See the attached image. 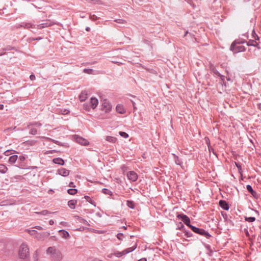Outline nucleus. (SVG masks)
<instances>
[{
    "mask_svg": "<svg viewBox=\"0 0 261 261\" xmlns=\"http://www.w3.org/2000/svg\"><path fill=\"white\" fill-rule=\"evenodd\" d=\"M246 42V40L242 38H239L235 40L231 44L230 49L233 53H238L239 52L244 51L246 48L244 46L241 45Z\"/></svg>",
    "mask_w": 261,
    "mask_h": 261,
    "instance_id": "f257e3e1",
    "label": "nucleus"
},
{
    "mask_svg": "<svg viewBox=\"0 0 261 261\" xmlns=\"http://www.w3.org/2000/svg\"><path fill=\"white\" fill-rule=\"evenodd\" d=\"M46 253L50 255L53 261H61L62 259L63 256L61 252L54 246L48 247L46 250Z\"/></svg>",
    "mask_w": 261,
    "mask_h": 261,
    "instance_id": "f03ea898",
    "label": "nucleus"
},
{
    "mask_svg": "<svg viewBox=\"0 0 261 261\" xmlns=\"http://www.w3.org/2000/svg\"><path fill=\"white\" fill-rule=\"evenodd\" d=\"M29 249L28 246L22 243L19 249L18 255L19 257L21 259H27L29 256Z\"/></svg>",
    "mask_w": 261,
    "mask_h": 261,
    "instance_id": "7ed1b4c3",
    "label": "nucleus"
},
{
    "mask_svg": "<svg viewBox=\"0 0 261 261\" xmlns=\"http://www.w3.org/2000/svg\"><path fill=\"white\" fill-rule=\"evenodd\" d=\"M190 229L195 233L200 234L202 236L205 237L207 239H209L211 237V235L208 233V231L205 230L202 228L196 227L194 226H191Z\"/></svg>",
    "mask_w": 261,
    "mask_h": 261,
    "instance_id": "20e7f679",
    "label": "nucleus"
},
{
    "mask_svg": "<svg viewBox=\"0 0 261 261\" xmlns=\"http://www.w3.org/2000/svg\"><path fill=\"white\" fill-rule=\"evenodd\" d=\"M177 217L178 219L181 220L190 228L191 226H193L190 223V218L187 215L184 214H180L177 215Z\"/></svg>",
    "mask_w": 261,
    "mask_h": 261,
    "instance_id": "39448f33",
    "label": "nucleus"
},
{
    "mask_svg": "<svg viewBox=\"0 0 261 261\" xmlns=\"http://www.w3.org/2000/svg\"><path fill=\"white\" fill-rule=\"evenodd\" d=\"M74 138L76 142L78 143L81 145L85 146L89 145V141L87 140L82 138V137H80L77 135H74Z\"/></svg>",
    "mask_w": 261,
    "mask_h": 261,
    "instance_id": "423d86ee",
    "label": "nucleus"
},
{
    "mask_svg": "<svg viewBox=\"0 0 261 261\" xmlns=\"http://www.w3.org/2000/svg\"><path fill=\"white\" fill-rule=\"evenodd\" d=\"M50 235V233L48 232H37V235H36V238L38 240H43L45 238H47Z\"/></svg>",
    "mask_w": 261,
    "mask_h": 261,
    "instance_id": "0eeeda50",
    "label": "nucleus"
},
{
    "mask_svg": "<svg viewBox=\"0 0 261 261\" xmlns=\"http://www.w3.org/2000/svg\"><path fill=\"white\" fill-rule=\"evenodd\" d=\"M246 189L255 199H258L259 196L258 194L252 189L251 186L248 185L246 186Z\"/></svg>",
    "mask_w": 261,
    "mask_h": 261,
    "instance_id": "6e6552de",
    "label": "nucleus"
},
{
    "mask_svg": "<svg viewBox=\"0 0 261 261\" xmlns=\"http://www.w3.org/2000/svg\"><path fill=\"white\" fill-rule=\"evenodd\" d=\"M219 206L225 211H228L229 208L228 203L224 200H220L219 201Z\"/></svg>",
    "mask_w": 261,
    "mask_h": 261,
    "instance_id": "1a4fd4ad",
    "label": "nucleus"
},
{
    "mask_svg": "<svg viewBox=\"0 0 261 261\" xmlns=\"http://www.w3.org/2000/svg\"><path fill=\"white\" fill-rule=\"evenodd\" d=\"M248 46H253L256 47L258 49H260L261 47L259 46V42H257L254 39H250L248 42L246 41V42Z\"/></svg>",
    "mask_w": 261,
    "mask_h": 261,
    "instance_id": "9d476101",
    "label": "nucleus"
},
{
    "mask_svg": "<svg viewBox=\"0 0 261 261\" xmlns=\"http://www.w3.org/2000/svg\"><path fill=\"white\" fill-rule=\"evenodd\" d=\"M128 178L133 181H135L138 178V175L134 171H129L127 174Z\"/></svg>",
    "mask_w": 261,
    "mask_h": 261,
    "instance_id": "9b49d317",
    "label": "nucleus"
},
{
    "mask_svg": "<svg viewBox=\"0 0 261 261\" xmlns=\"http://www.w3.org/2000/svg\"><path fill=\"white\" fill-rule=\"evenodd\" d=\"M57 172L59 174L63 176H68L70 172L69 170L63 168L58 169Z\"/></svg>",
    "mask_w": 261,
    "mask_h": 261,
    "instance_id": "f8f14e48",
    "label": "nucleus"
},
{
    "mask_svg": "<svg viewBox=\"0 0 261 261\" xmlns=\"http://www.w3.org/2000/svg\"><path fill=\"white\" fill-rule=\"evenodd\" d=\"M102 106L103 109H105V111L106 112L110 111L112 108L111 105L107 100H104L103 101Z\"/></svg>",
    "mask_w": 261,
    "mask_h": 261,
    "instance_id": "ddd939ff",
    "label": "nucleus"
},
{
    "mask_svg": "<svg viewBox=\"0 0 261 261\" xmlns=\"http://www.w3.org/2000/svg\"><path fill=\"white\" fill-rule=\"evenodd\" d=\"M90 103L91 108L94 109L97 107V106L98 103V101L97 98H96L95 97H91L90 98Z\"/></svg>",
    "mask_w": 261,
    "mask_h": 261,
    "instance_id": "4468645a",
    "label": "nucleus"
},
{
    "mask_svg": "<svg viewBox=\"0 0 261 261\" xmlns=\"http://www.w3.org/2000/svg\"><path fill=\"white\" fill-rule=\"evenodd\" d=\"M116 111L119 114H124L125 112V110L123 106L121 105H118L116 107Z\"/></svg>",
    "mask_w": 261,
    "mask_h": 261,
    "instance_id": "2eb2a0df",
    "label": "nucleus"
},
{
    "mask_svg": "<svg viewBox=\"0 0 261 261\" xmlns=\"http://www.w3.org/2000/svg\"><path fill=\"white\" fill-rule=\"evenodd\" d=\"M61 237L65 239H67L69 237V233L65 230L62 229L59 231Z\"/></svg>",
    "mask_w": 261,
    "mask_h": 261,
    "instance_id": "dca6fc26",
    "label": "nucleus"
},
{
    "mask_svg": "<svg viewBox=\"0 0 261 261\" xmlns=\"http://www.w3.org/2000/svg\"><path fill=\"white\" fill-rule=\"evenodd\" d=\"M210 70L211 72L213 73L214 74L216 75H220V73L218 72V71L216 69L215 66L213 64L210 65Z\"/></svg>",
    "mask_w": 261,
    "mask_h": 261,
    "instance_id": "f3484780",
    "label": "nucleus"
},
{
    "mask_svg": "<svg viewBox=\"0 0 261 261\" xmlns=\"http://www.w3.org/2000/svg\"><path fill=\"white\" fill-rule=\"evenodd\" d=\"M77 203V200L72 199L70 200L68 202V206L71 209H74L75 208V205Z\"/></svg>",
    "mask_w": 261,
    "mask_h": 261,
    "instance_id": "a211bd4d",
    "label": "nucleus"
},
{
    "mask_svg": "<svg viewBox=\"0 0 261 261\" xmlns=\"http://www.w3.org/2000/svg\"><path fill=\"white\" fill-rule=\"evenodd\" d=\"M53 162L55 164H59L60 165H63L64 164V161L60 158H57L54 159Z\"/></svg>",
    "mask_w": 261,
    "mask_h": 261,
    "instance_id": "6ab92c4d",
    "label": "nucleus"
},
{
    "mask_svg": "<svg viewBox=\"0 0 261 261\" xmlns=\"http://www.w3.org/2000/svg\"><path fill=\"white\" fill-rule=\"evenodd\" d=\"M87 98V93L86 91H82L79 95V99L81 101H84Z\"/></svg>",
    "mask_w": 261,
    "mask_h": 261,
    "instance_id": "aec40b11",
    "label": "nucleus"
},
{
    "mask_svg": "<svg viewBox=\"0 0 261 261\" xmlns=\"http://www.w3.org/2000/svg\"><path fill=\"white\" fill-rule=\"evenodd\" d=\"M21 27H23L24 28L29 29L30 28H35V25L33 24H31L30 23H22L21 24H20Z\"/></svg>",
    "mask_w": 261,
    "mask_h": 261,
    "instance_id": "412c9836",
    "label": "nucleus"
},
{
    "mask_svg": "<svg viewBox=\"0 0 261 261\" xmlns=\"http://www.w3.org/2000/svg\"><path fill=\"white\" fill-rule=\"evenodd\" d=\"M136 247H137V244H135L134 246L130 247V248H128L124 250L123 251V254L124 255H125L129 252L133 251L136 248Z\"/></svg>",
    "mask_w": 261,
    "mask_h": 261,
    "instance_id": "4be33fe9",
    "label": "nucleus"
},
{
    "mask_svg": "<svg viewBox=\"0 0 261 261\" xmlns=\"http://www.w3.org/2000/svg\"><path fill=\"white\" fill-rule=\"evenodd\" d=\"M14 47L10 46V45H7L4 48H2L3 52H0V56H2L5 54V53L4 52V51H8L12 49H14Z\"/></svg>",
    "mask_w": 261,
    "mask_h": 261,
    "instance_id": "5701e85b",
    "label": "nucleus"
},
{
    "mask_svg": "<svg viewBox=\"0 0 261 261\" xmlns=\"http://www.w3.org/2000/svg\"><path fill=\"white\" fill-rule=\"evenodd\" d=\"M75 217L76 218V220H78L79 222L82 223H83L86 225H87V226L90 225L88 223V222L86 220L82 218V217L78 216H75Z\"/></svg>",
    "mask_w": 261,
    "mask_h": 261,
    "instance_id": "b1692460",
    "label": "nucleus"
},
{
    "mask_svg": "<svg viewBox=\"0 0 261 261\" xmlns=\"http://www.w3.org/2000/svg\"><path fill=\"white\" fill-rule=\"evenodd\" d=\"M8 170L7 167L4 164H0V172L4 174L7 172Z\"/></svg>",
    "mask_w": 261,
    "mask_h": 261,
    "instance_id": "393cba45",
    "label": "nucleus"
},
{
    "mask_svg": "<svg viewBox=\"0 0 261 261\" xmlns=\"http://www.w3.org/2000/svg\"><path fill=\"white\" fill-rule=\"evenodd\" d=\"M18 159V156L17 155H13L11 156L9 159V162L12 164L15 163L17 159Z\"/></svg>",
    "mask_w": 261,
    "mask_h": 261,
    "instance_id": "a878e982",
    "label": "nucleus"
},
{
    "mask_svg": "<svg viewBox=\"0 0 261 261\" xmlns=\"http://www.w3.org/2000/svg\"><path fill=\"white\" fill-rule=\"evenodd\" d=\"M173 155L174 157V162L176 163V164H177L178 165H181V164H182V162L179 159V158L174 154H173Z\"/></svg>",
    "mask_w": 261,
    "mask_h": 261,
    "instance_id": "bb28decb",
    "label": "nucleus"
},
{
    "mask_svg": "<svg viewBox=\"0 0 261 261\" xmlns=\"http://www.w3.org/2000/svg\"><path fill=\"white\" fill-rule=\"evenodd\" d=\"M77 192V190L74 188L69 189L67 190V193L71 195H75Z\"/></svg>",
    "mask_w": 261,
    "mask_h": 261,
    "instance_id": "cd10ccee",
    "label": "nucleus"
},
{
    "mask_svg": "<svg viewBox=\"0 0 261 261\" xmlns=\"http://www.w3.org/2000/svg\"><path fill=\"white\" fill-rule=\"evenodd\" d=\"M126 205L128 207L132 209H134L135 208V204L133 201L127 200L126 201Z\"/></svg>",
    "mask_w": 261,
    "mask_h": 261,
    "instance_id": "c85d7f7f",
    "label": "nucleus"
},
{
    "mask_svg": "<svg viewBox=\"0 0 261 261\" xmlns=\"http://www.w3.org/2000/svg\"><path fill=\"white\" fill-rule=\"evenodd\" d=\"M205 141L206 145H207L209 151L211 152V149H212V147L211 146L210 140L209 138L207 137H205Z\"/></svg>",
    "mask_w": 261,
    "mask_h": 261,
    "instance_id": "c756f323",
    "label": "nucleus"
},
{
    "mask_svg": "<svg viewBox=\"0 0 261 261\" xmlns=\"http://www.w3.org/2000/svg\"><path fill=\"white\" fill-rule=\"evenodd\" d=\"M256 218L254 217H245V220L249 222H253L255 221Z\"/></svg>",
    "mask_w": 261,
    "mask_h": 261,
    "instance_id": "7c9ffc66",
    "label": "nucleus"
},
{
    "mask_svg": "<svg viewBox=\"0 0 261 261\" xmlns=\"http://www.w3.org/2000/svg\"><path fill=\"white\" fill-rule=\"evenodd\" d=\"M106 140L110 142L114 143L116 140V138L111 136H107Z\"/></svg>",
    "mask_w": 261,
    "mask_h": 261,
    "instance_id": "2f4dec72",
    "label": "nucleus"
},
{
    "mask_svg": "<svg viewBox=\"0 0 261 261\" xmlns=\"http://www.w3.org/2000/svg\"><path fill=\"white\" fill-rule=\"evenodd\" d=\"M102 192L103 193L107 194V195H112V192L110 190L106 189V188H103L102 190Z\"/></svg>",
    "mask_w": 261,
    "mask_h": 261,
    "instance_id": "473e14b6",
    "label": "nucleus"
},
{
    "mask_svg": "<svg viewBox=\"0 0 261 261\" xmlns=\"http://www.w3.org/2000/svg\"><path fill=\"white\" fill-rule=\"evenodd\" d=\"M42 24H43V25L44 26V28L51 26L53 24V23L49 20H47L45 22L42 23Z\"/></svg>",
    "mask_w": 261,
    "mask_h": 261,
    "instance_id": "72a5a7b5",
    "label": "nucleus"
},
{
    "mask_svg": "<svg viewBox=\"0 0 261 261\" xmlns=\"http://www.w3.org/2000/svg\"><path fill=\"white\" fill-rule=\"evenodd\" d=\"M177 229H178L179 230H181L183 231H184V229H185V226L184 224L181 222H179L177 224Z\"/></svg>",
    "mask_w": 261,
    "mask_h": 261,
    "instance_id": "f704fd0d",
    "label": "nucleus"
},
{
    "mask_svg": "<svg viewBox=\"0 0 261 261\" xmlns=\"http://www.w3.org/2000/svg\"><path fill=\"white\" fill-rule=\"evenodd\" d=\"M184 232L185 233V235L187 238H190L193 237V233H191L190 231H188L186 230V229H184Z\"/></svg>",
    "mask_w": 261,
    "mask_h": 261,
    "instance_id": "c9c22d12",
    "label": "nucleus"
},
{
    "mask_svg": "<svg viewBox=\"0 0 261 261\" xmlns=\"http://www.w3.org/2000/svg\"><path fill=\"white\" fill-rule=\"evenodd\" d=\"M114 255L116 257H121L122 256L124 255V254H123V251H122V252L116 251L114 253Z\"/></svg>",
    "mask_w": 261,
    "mask_h": 261,
    "instance_id": "e433bc0d",
    "label": "nucleus"
},
{
    "mask_svg": "<svg viewBox=\"0 0 261 261\" xmlns=\"http://www.w3.org/2000/svg\"><path fill=\"white\" fill-rule=\"evenodd\" d=\"M119 134L120 136L124 138H127L128 137V135L124 132H119Z\"/></svg>",
    "mask_w": 261,
    "mask_h": 261,
    "instance_id": "4c0bfd02",
    "label": "nucleus"
},
{
    "mask_svg": "<svg viewBox=\"0 0 261 261\" xmlns=\"http://www.w3.org/2000/svg\"><path fill=\"white\" fill-rule=\"evenodd\" d=\"M37 213L42 215H46L47 214H50L51 213L50 212H49L48 211L45 210H43L41 212H38Z\"/></svg>",
    "mask_w": 261,
    "mask_h": 261,
    "instance_id": "58836bf2",
    "label": "nucleus"
},
{
    "mask_svg": "<svg viewBox=\"0 0 261 261\" xmlns=\"http://www.w3.org/2000/svg\"><path fill=\"white\" fill-rule=\"evenodd\" d=\"M236 167H237L239 172L242 174L243 172L241 165L239 163H236Z\"/></svg>",
    "mask_w": 261,
    "mask_h": 261,
    "instance_id": "ea45409f",
    "label": "nucleus"
},
{
    "mask_svg": "<svg viewBox=\"0 0 261 261\" xmlns=\"http://www.w3.org/2000/svg\"><path fill=\"white\" fill-rule=\"evenodd\" d=\"M84 198L86 199V200L89 202L90 203L93 204L94 202L91 199V198L88 196H85Z\"/></svg>",
    "mask_w": 261,
    "mask_h": 261,
    "instance_id": "a19ab883",
    "label": "nucleus"
},
{
    "mask_svg": "<svg viewBox=\"0 0 261 261\" xmlns=\"http://www.w3.org/2000/svg\"><path fill=\"white\" fill-rule=\"evenodd\" d=\"M27 231L29 232V233L31 235H34V234H36L37 235V231L35 230H29V229H27Z\"/></svg>",
    "mask_w": 261,
    "mask_h": 261,
    "instance_id": "79ce46f5",
    "label": "nucleus"
},
{
    "mask_svg": "<svg viewBox=\"0 0 261 261\" xmlns=\"http://www.w3.org/2000/svg\"><path fill=\"white\" fill-rule=\"evenodd\" d=\"M84 72L87 74H92L93 72L92 69H87L85 68L83 70Z\"/></svg>",
    "mask_w": 261,
    "mask_h": 261,
    "instance_id": "37998d69",
    "label": "nucleus"
},
{
    "mask_svg": "<svg viewBox=\"0 0 261 261\" xmlns=\"http://www.w3.org/2000/svg\"><path fill=\"white\" fill-rule=\"evenodd\" d=\"M91 108V107L90 105H89V104L87 103L84 104V109L85 110L89 111Z\"/></svg>",
    "mask_w": 261,
    "mask_h": 261,
    "instance_id": "c03bdc74",
    "label": "nucleus"
},
{
    "mask_svg": "<svg viewBox=\"0 0 261 261\" xmlns=\"http://www.w3.org/2000/svg\"><path fill=\"white\" fill-rule=\"evenodd\" d=\"M37 130L35 128H32L30 129V134H31L33 135H36L37 134Z\"/></svg>",
    "mask_w": 261,
    "mask_h": 261,
    "instance_id": "a18cd8bd",
    "label": "nucleus"
},
{
    "mask_svg": "<svg viewBox=\"0 0 261 261\" xmlns=\"http://www.w3.org/2000/svg\"><path fill=\"white\" fill-rule=\"evenodd\" d=\"M35 28H36L37 29H42L44 28V26L43 25L42 23H41L39 24L35 25Z\"/></svg>",
    "mask_w": 261,
    "mask_h": 261,
    "instance_id": "49530a36",
    "label": "nucleus"
},
{
    "mask_svg": "<svg viewBox=\"0 0 261 261\" xmlns=\"http://www.w3.org/2000/svg\"><path fill=\"white\" fill-rule=\"evenodd\" d=\"M123 234L122 233H119L117 234V238L118 240H122V237H123Z\"/></svg>",
    "mask_w": 261,
    "mask_h": 261,
    "instance_id": "de8ad7c7",
    "label": "nucleus"
},
{
    "mask_svg": "<svg viewBox=\"0 0 261 261\" xmlns=\"http://www.w3.org/2000/svg\"><path fill=\"white\" fill-rule=\"evenodd\" d=\"M36 141L35 140L27 141V143L28 144H30L31 145H34L36 143Z\"/></svg>",
    "mask_w": 261,
    "mask_h": 261,
    "instance_id": "09e8293b",
    "label": "nucleus"
},
{
    "mask_svg": "<svg viewBox=\"0 0 261 261\" xmlns=\"http://www.w3.org/2000/svg\"><path fill=\"white\" fill-rule=\"evenodd\" d=\"M115 21H116L119 23H124L125 21L123 19H116L115 20Z\"/></svg>",
    "mask_w": 261,
    "mask_h": 261,
    "instance_id": "8fccbe9b",
    "label": "nucleus"
},
{
    "mask_svg": "<svg viewBox=\"0 0 261 261\" xmlns=\"http://www.w3.org/2000/svg\"><path fill=\"white\" fill-rule=\"evenodd\" d=\"M90 18L92 20L95 21V20H96L97 19V17L95 15H90Z\"/></svg>",
    "mask_w": 261,
    "mask_h": 261,
    "instance_id": "3c124183",
    "label": "nucleus"
},
{
    "mask_svg": "<svg viewBox=\"0 0 261 261\" xmlns=\"http://www.w3.org/2000/svg\"><path fill=\"white\" fill-rule=\"evenodd\" d=\"M85 1L88 2L92 3H94V4H95L98 2L97 0H85Z\"/></svg>",
    "mask_w": 261,
    "mask_h": 261,
    "instance_id": "603ef678",
    "label": "nucleus"
},
{
    "mask_svg": "<svg viewBox=\"0 0 261 261\" xmlns=\"http://www.w3.org/2000/svg\"><path fill=\"white\" fill-rule=\"evenodd\" d=\"M18 159L20 161H23L25 160V158L23 155H20Z\"/></svg>",
    "mask_w": 261,
    "mask_h": 261,
    "instance_id": "864d4df0",
    "label": "nucleus"
},
{
    "mask_svg": "<svg viewBox=\"0 0 261 261\" xmlns=\"http://www.w3.org/2000/svg\"><path fill=\"white\" fill-rule=\"evenodd\" d=\"M30 79L31 81H34L35 80V76L34 74H32L31 75H30Z\"/></svg>",
    "mask_w": 261,
    "mask_h": 261,
    "instance_id": "5fc2aeb1",
    "label": "nucleus"
},
{
    "mask_svg": "<svg viewBox=\"0 0 261 261\" xmlns=\"http://www.w3.org/2000/svg\"><path fill=\"white\" fill-rule=\"evenodd\" d=\"M32 125H35L37 127H40L41 126V124L39 122H35V123L32 124Z\"/></svg>",
    "mask_w": 261,
    "mask_h": 261,
    "instance_id": "6e6d98bb",
    "label": "nucleus"
},
{
    "mask_svg": "<svg viewBox=\"0 0 261 261\" xmlns=\"http://www.w3.org/2000/svg\"><path fill=\"white\" fill-rule=\"evenodd\" d=\"M69 186L70 187H72V188H74V187H75V185H74V182H72V181L70 182V183H69Z\"/></svg>",
    "mask_w": 261,
    "mask_h": 261,
    "instance_id": "4d7b16f0",
    "label": "nucleus"
},
{
    "mask_svg": "<svg viewBox=\"0 0 261 261\" xmlns=\"http://www.w3.org/2000/svg\"><path fill=\"white\" fill-rule=\"evenodd\" d=\"M205 248L208 250V251H210V250H211L212 249L211 248V246L208 245V244H206L205 245Z\"/></svg>",
    "mask_w": 261,
    "mask_h": 261,
    "instance_id": "13d9d810",
    "label": "nucleus"
},
{
    "mask_svg": "<svg viewBox=\"0 0 261 261\" xmlns=\"http://www.w3.org/2000/svg\"><path fill=\"white\" fill-rule=\"evenodd\" d=\"M69 113V111L68 110H66V109H65L63 111V112L62 113L64 115H65V114H67Z\"/></svg>",
    "mask_w": 261,
    "mask_h": 261,
    "instance_id": "bf43d9fd",
    "label": "nucleus"
},
{
    "mask_svg": "<svg viewBox=\"0 0 261 261\" xmlns=\"http://www.w3.org/2000/svg\"><path fill=\"white\" fill-rule=\"evenodd\" d=\"M253 39L254 40H255L256 41L259 40V37L257 36V35H255V36Z\"/></svg>",
    "mask_w": 261,
    "mask_h": 261,
    "instance_id": "052dcab7",
    "label": "nucleus"
},
{
    "mask_svg": "<svg viewBox=\"0 0 261 261\" xmlns=\"http://www.w3.org/2000/svg\"><path fill=\"white\" fill-rule=\"evenodd\" d=\"M213 250L211 249V250H210V251H208V252L207 253V254H208L209 256H212V255H213Z\"/></svg>",
    "mask_w": 261,
    "mask_h": 261,
    "instance_id": "680f3d73",
    "label": "nucleus"
},
{
    "mask_svg": "<svg viewBox=\"0 0 261 261\" xmlns=\"http://www.w3.org/2000/svg\"><path fill=\"white\" fill-rule=\"evenodd\" d=\"M34 228L37 229L38 230H42L43 228L40 226H36Z\"/></svg>",
    "mask_w": 261,
    "mask_h": 261,
    "instance_id": "e2e57ef3",
    "label": "nucleus"
},
{
    "mask_svg": "<svg viewBox=\"0 0 261 261\" xmlns=\"http://www.w3.org/2000/svg\"><path fill=\"white\" fill-rule=\"evenodd\" d=\"M218 76H219L221 79V80L222 81H224V79H225V76L224 75H222L220 74V75H218Z\"/></svg>",
    "mask_w": 261,
    "mask_h": 261,
    "instance_id": "0e129e2a",
    "label": "nucleus"
},
{
    "mask_svg": "<svg viewBox=\"0 0 261 261\" xmlns=\"http://www.w3.org/2000/svg\"><path fill=\"white\" fill-rule=\"evenodd\" d=\"M255 35H257V34L255 33L254 30H253L252 32V37L253 38H254L255 36Z\"/></svg>",
    "mask_w": 261,
    "mask_h": 261,
    "instance_id": "69168bd1",
    "label": "nucleus"
},
{
    "mask_svg": "<svg viewBox=\"0 0 261 261\" xmlns=\"http://www.w3.org/2000/svg\"><path fill=\"white\" fill-rule=\"evenodd\" d=\"M257 108L261 111V102L257 105Z\"/></svg>",
    "mask_w": 261,
    "mask_h": 261,
    "instance_id": "338daca9",
    "label": "nucleus"
},
{
    "mask_svg": "<svg viewBox=\"0 0 261 261\" xmlns=\"http://www.w3.org/2000/svg\"><path fill=\"white\" fill-rule=\"evenodd\" d=\"M138 261H147V259L145 258H142L139 259Z\"/></svg>",
    "mask_w": 261,
    "mask_h": 261,
    "instance_id": "774afa93",
    "label": "nucleus"
}]
</instances>
